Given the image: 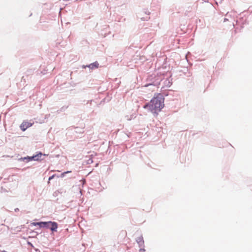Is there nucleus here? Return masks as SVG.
<instances>
[{
	"label": "nucleus",
	"mask_w": 252,
	"mask_h": 252,
	"mask_svg": "<svg viewBox=\"0 0 252 252\" xmlns=\"http://www.w3.org/2000/svg\"><path fill=\"white\" fill-rule=\"evenodd\" d=\"M136 241L139 247H144V241L142 235L137 237L136 239Z\"/></svg>",
	"instance_id": "7"
},
{
	"label": "nucleus",
	"mask_w": 252,
	"mask_h": 252,
	"mask_svg": "<svg viewBox=\"0 0 252 252\" xmlns=\"http://www.w3.org/2000/svg\"><path fill=\"white\" fill-rule=\"evenodd\" d=\"M32 126V124L28 122L24 121L20 126V128L22 131H25L28 128Z\"/></svg>",
	"instance_id": "5"
},
{
	"label": "nucleus",
	"mask_w": 252,
	"mask_h": 252,
	"mask_svg": "<svg viewBox=\"0 0 252 252\" xmlns=\"http://www.w3.org/2000/svg\"><path fill=\"white\" fill-rule=\"evenodd\" d=\"M46 156L45 154H43L42 152H38L36 154L33 155L32 156H27L23 158H21L19 160L23 161L26 162L34 160V161H41L44 159V157Z\"/></svg>",
	"instance_id": "3"
},
{
	"label": "nucleus",
	"mask_w": 252,
	"mask_h": 252,
	"mask_svg": "<svg viewBox=\"0 0 252 252\" xmlns=\"http://www.w3.org/2000/svg\"><path fill=\"white\" fill-rule=\"evenodd\" d=\"M172 83L169 78H166L164 81V85L167 88H169L172 85Z\"/></svg>",
	"instance_id": "10"
},
{
	"label": "nucleus",
	"mask_w": 252,
	"mask_h": 252,
	"mask_svg": "<svg viewBox=\"0 0 252 252\" xmlns=\"http://www.w3.org/2000/svg\"><path fill=\"white\" fill-rule=\"evenodd\" d=\"M71 129L73 130L74 132L79 134H82L84 132L83 128L80 127H72Z\"/></svg>",
	"instance_id": "8"
},
{
	"label": "nucleus",
	"mask_w": 252,
	"mask_h": 252,
	"mask_svg": "<svg viewBox=\"0 0 252 252\" xmlns=\"http://www.w3.org/2000/svg\"><path fill=\"white\" fill-rule=\"evenodd\" d=\"M89 101H90L91 102H92L94 101V100H90Z\"/></svg>",
	"instance_id": "21"
},
{
	"label": "nucleus",
	"mask_w": 252,
	"mask_h": 252,
	"mask_svg": "<svg viewBox=\"0 0 252 252\" xmlns=\"http://www.w3.org/2000/svg\"><path fill=\"white\" fill-rule=\"evenodd\" d=\"M42 223H43V221H39V222H32L31 223V225H33V226H37L38 225L39 227V228H42Z\"/></svg>",
	"instance_id": "11"
},
{
	"label": "nucleus",
	"mask_w": 252,
	"mask_h": 252,
	"mask_svg": "<svg viewBox=\"0 0 252 252\" xmlns=\"http://www.w3.org/2000/svg\"><path fill=\"white\" fill-rule=\"evenodd\" d=\"M58 224L55 221H43L42 228L50 229L52 233L57 231Z\"/></svg>",
	"instance_id": "4"
},
{
	"label": "nucleus",
	"mask_w": 252,
	"mask_h": 252,
	"mask_svg": "<svg viewBox=\"0 0 252 252\" xmlns=\"http://www.w3.org/2000/svg\"><path fill=\"white\" fill-rule=\"evenodd\" d=\"M161 80L162 77L161 75L155 74L149 75L147 78V83L144 87H148L150 86L158 87L160 84Z\"/></svg>",
	"instance_id": "2"
},
{
	"label": "nucleus",
	"mask_w": 252,
	"mask_h": 252,
	"mask_svg": "<svg viewBox=\"0 0 252 252\" xmlns=\"http://www.w3.org/2000/svg\"><path fill=\"white\" fill-rule=\"evenodd\" d=\"M227 19H224V21H227Z\"/></svg>",
	"instance_id": "22"
},
{
	"label": "nucleus",
	"mask_w": 252,
	"mask_h": 252,
	"mask_svg": "<svg viewBox=\"0 0 252 252\" xmlns=\"http://www.w3.org/2000/svg\"><path fill=\"white\" fill-rule=\"evenodd\" d=\"M87 67V65H82V68H86Z\"/></svg>",
	"instance_id": "19"
},
{
	"label": "nucleus",
	"mask_w": 252,
	"mask_h": 252,
	"mask_svg": "<svg viewBox=\"0 0 252 252\" xmlns=\"http://www.w3.org/2000/svg\"><path fill=\"white\" fill-rule=\"evenodd\" d=\"M27 244H28V246H30V247H32V248H33V247H34V246H33V244H32L31 242H29V241H28V242H27Z\"/></svg>",
	"instance_id": "15"
},
{
	"label": "nucleus",
	"mask_w": 252,
	"mask_h": 252,
	"mask_svg": "<svg viewBox=\"0 0 252 252\" xmlns=\"http://www.w3.org/2000/svg\"><path fill=\"white\" fill-rule=\"evenodd\" d=\"M93 162V160L90 158L88 161V163L90 164Z\"/></svg>",
	"instance_id": "17"
},
{
	"label": "nucleus",
	"mask_w": 252,
	"mask_h": 252,
	"mask_svg": "<svg viewBox=\"0 0 252 252\" xmlns=\"http://www.w3.org/2000/svg\"><path fill=\"white\" fill-rule=\"evenodd\" d=\"M99 63L97 61L93 63H90L89 65H87V67H89L90 69H93L94 68H97L98 67Z\"/></svg>",
	"instance_id": "9"
},
{
	"label": "nucleus",
	"mask_w": 252,
	"mask_h": 252,
	"mask_svg": "<svg viewBox=\"0 0 252 252\" xmlns=\"http://www.w3.org/2000/svg\"><path fill=\"white\" fill-rule=\"evenodd\" d=\"M167 95L165 93L155 94L149 102L144 104L143 108L158 115L164 106V96Z\"/></svg>",
	"instance_id": "1"
},
{
	"label": "nucleus",
	"mask_w": 252,
	"mask_h": 252,
	"mask_svg": "<svg viewBox=\"0 0 252 252\" xmlns=\"http://www.w3.org/2000/svg\"><path fill=\"white\" fill-rule=\"evenodd\" d=\"M59 177V176L57 175L56 174H53L52 176H50L48 178V180L50 181L52 179H53L55 177Z\"/></svg>",
	"instance_id": "12"
},
{
	"label": "nucleus",
	"mask_w": 252,
	"mask_h": 252,
	"mask_svg": "<svg viewBox=\"0 0 252 252\" xmlns=\"http://www.w3.org/2000/svg\"><path fill=\"white\" fill-rule=\"evenodd\" d=\"M140 248L139 249V252H145V250L144 248V247H140Z\"/></svg>",
	"instance_id": "16"
},
{
	"label": "nucleus",
	"mask_w": 252,
	"mask_h": 252,
	"mask_svg": "<svg viewBox=\"0 0 252 252\" xmlns=\"http://www.w3.org/2000/svg\"><path fill=\"white\" fill-rule=\"evenodd\" d=\"M71 172V171H66V172H64L62 173L60 175V176L59 177H62V178H63V177H64V176H65V175L66 174H67V173H69V172Z\"/></svg>",
	"instance_id": "13"
},
{
	"label": "nucleus",
	"mask_w": 252,
	"mask_h": 252,
	"mask_svg": "<svg viewBox=\"0 0 252 252\" xmlns=\"http://www.w3.org/2000/svg\"><path fill=\"white\" fill-rule=\"evenodd\" d=\"M143 13H145L147 16L146 17H140V18L141 20L142 21H148L150 19V17L148 16L150 12L147 9H144L139 13V16H142Z\"/></svg>",
	"instance_id": "6"
},
{
	"label": "nucleus",
	"mask_w": 252,
	"mask_h": 252,
	"mask_svg": "<svg viewBox=\"0 0 252 252\" xmlns=\"http://www.w3.org/2000/svg\"><path fill=\"white\" fill-rule=\"evenodd\" d=\"M14 211H15V212H18L19 211V208H15L14 209Z\"/></svg>",
	"instance_id": "18"
},
{
	"label": "nucleus",
	"mask_w": 252,
	"mask_h": 252,
	"mask_svg": "<svg viewBox=\"0 0 252 252\" xmlns=\"http://www.w3.org/2000/svg\"><path fill=\"white\" fill-rule=\"evenodd\" d=\"M67 106H63L60 109V111L61 112L64 111L66 109H67Z\"/></svg>",
	"instance_id": "14"
},
{
	"label": "nucleus",
	"mask_w": 252,
	"mask_h": 252,
	"mask_svg": "<svg viewBox=\"0 0 252 252\" xmlns=\"http://www.w3.org/2000/svg\"><path fill=\"white\" fill-rule=\"evenodd\" d=\"M18 228H20V227H19V226H18V227H17L15 228V230L17 229V231H19V229H18Z\"/></svg>",
	"instance_id": "20"
}]
</instances>
